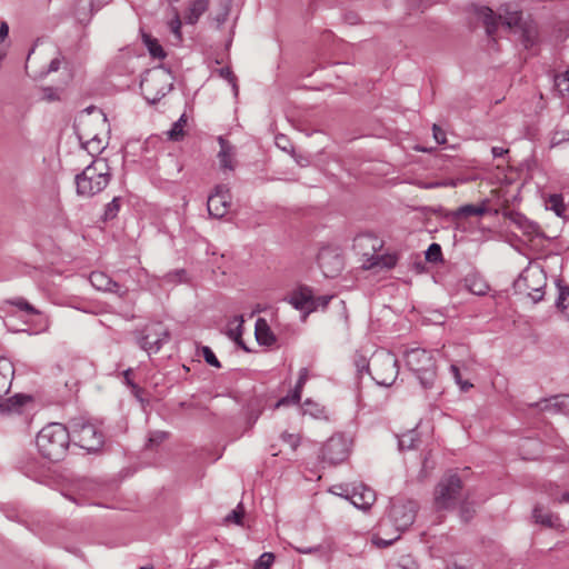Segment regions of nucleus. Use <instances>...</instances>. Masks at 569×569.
<instances>
[{
    "mask_svg": "<svg viewBox=\"0 0 569 569\" xmlns=\"http://www.w3.org/2000/svg\"><path fill=\"white\" fill-rule=\"evenodd\" d=\"M382 247L383 241L371 233L359 234L353 242V248L361 257L362 268L366 270H389L396 267L398 257L393 253L379 254Z\"/></svg>",
    "mask_w": 569,
    "mask_h": 569,
    "instance_id": "nucleus-1",
    "label": "nucleus"
},
{
    "mask_svg": "<svg viewBox=\"0 0 569 569\" xmlns=\"http://www.w3.org/2000/svg\"><path fill=\"white\" fill-rule=\"evenodd\" d=\"M112 173L106 158H96L74 178L77 194L91 198L109 184Z\"/></svg>",
    "mask_w": 569,
    "mask_h": 569,
    "instance_id": "nucleus-2",
    "label": "nucleus"
},
{
    "mask_svg": "<svg viewBox=\"0 0 569 569\" xmlns=\"http://www.w3.org/2000/svg\"><path fill=\"white\" fill-rule=\"evenodd\" d=\"M36 443L43 458L60 461L64 458L70 445L69 429L58 422L49 423L38 432Z\"/></svg>",
    "mask_w": 569,
    "mask_h": 569,
    "instance_id": "nucleus-3",
    "label": "nucleus"
},
{
    "mask_svg": "<svg viewBox=\"0 0 569 569\" xmlns=\"http://www.w3.org/2000/svg\"><path fill=\"white\" fill-rule=\"evenodd\" d=\"M70 441L87 450L96 452L100 450L104 443V435L99 426L84 417H74L69 421Z\"/></svg>",
    "mask_w": 569,
    "mask_h": 569,
    "instance_id": "nucleus-4",
    "label": "nucleus"
},
{
    "mask_svg": "<svg viewBox=\"0 0 569 569\" xmlns=\"http://www.w3.org/2000/svg\"><path fill=\"white\" fill-rule=\"evenodd\" d=\"M407 367L416 375L425 389H430L437 378L436 359L433 355L421 348H413L405 353Z\"/></svg>",
    "mask_w": 569,
    "mask_h": 569,
    "instance_id": "nucleus-5",
    "label": "nucleus"
},
{
    "mask_svg": "<svg viewBox=\"0 0 569 569\" xmlns=\"http://www.w3.org/2000/svg\"><path fill=\"white\" fill-rule=\"evenodd\" d=\"M367 370L378 385L390 387L399 375L398 360L389 351H379L371 357Z\"/></svg>",
    "mask_w": 569,
    "mask_h": 569,
    "instance_id": "nucleus-6",
    "label": "nucleus"
},
{
    "mask_svg": "<svg viewBox=\"0 0 569 569\" xmlns=\"http://www.w3.org/2000/svg\"><path fill=\"white\" fill-rule=\"evenodd\" d=\"M546 284L547 277L543 270L538 267H528L515 280L513 288L517 293L526 295L537 303L543 299Z\"/></svg>",
    "mask_w": 569,
    "mask_h": 569,
    "instance_id": "nucleus-7",
    "label": "nucleus"
},
{
    "mask_svg": "<svg viewBox=\"0 0 569 569\" xmlns=\"http://www.w3.org/2000/svg\"><path fill=\"white\" fill-rule=\"evenodd\" d=\"M170 74L163 69L149 70L140 82L144 99L154 104L160 101L172 88Z\"/></svg>",
    "mask_w": 569,
    "mask_h": 569,
    "instance_id": "nucleus-8",
    "label": "nucleus"
},
{
    "mask_svg": "<svg viewBox=\"0 0 569 569\" xmlns=\"http://www.w3.org/2000/svg\"><path fill=\"white\" fill-rule=\"evenodd\" d=\"M461 496V479L456 473L446 475L435 488V507L437 510L452 509Z\"/></svg>",
    "mask_w": 569,
    "mask_h": 569,
    "instance_id": "nucleus-9",
    "label": "nucleus"
},
{
    "mask_svg": "<svg viewBox=\"0 0 569 569\" xmlns=\"http://www.w3.org/2000/svg\"><path fill=\"white\" fill-rule=\"evenodd\" d=\"M137 342L148 353H157L170 340L168 328L160 321L150 322L137 331Z\"/></svg>",
    "mask_w": 569,
    "mask_h": 569,
    "instance_id": "nucleus-10",
    "label": "nucleus"
},
{
    "mask_svg": "<svg viewBox=\"0 0 569 569\" xmlns=\"http://www.w3.org/2000/svg\"><path fill=\"white\" fill-rule=\"evenodd\" d=\"M417 508L412 500L393 499L386 521L395 527L396 532H402L413 523Z\"/></svg>",
    "mask_w": 569,
    "mask_h": 569,
    "instance_id": "nucleus-11",
    "label": "nucleus"
},
{
    "mask_svg": "<svg viewBox=\"0 0 569 569\" xmlns=\"http://www.w3.org/2000/svg\"><path fill=\"white\" fill-rule=\"evenodd\" d=\"M351 441L343 433L332 435L321 447L320 458L329 466H336L347 460Z\"/></svg>",
    "mask_w": 569,
    "mask_h": 569,
    "instance_id": "nucleus-12",
    "label": "nucleus"
},
{
    "mask_svg": "<svg viewBox=\"0 0 569 569\" xmlns=\"http://www.w3.org/2000/svg\"><path fill=\"white\" fill-rule=\"evenodd\" d=\"M318 264L327 278H336L343 269V257L330 247L322 248L318 253Z\"/></svg>",
    "mask_w": 569,
    "mask_h": 569,
    "instance_id": "nucleus-13",
    "label": "nucleus"
},
{
    "mask_svg": "<svg viewBox=\"0 0 569 569\" xmlns=\"http://www.w3.org/2000/svg\"><path fill=\"white\" fill-rule=\"evenodd\" d=\"M231 204V196L226 186H217L208 197L207 209L210 217L220 219L224 217Z\"/></svg>",
    "mask_w": 569,
    "mask_h": 569,
    "instance_id": "nucleus-14",
    "label": "nucleus"
},
{
    "mask_svg": "<svg viewBox=\"0 0 569 569\" xmlns=\"http://www.w3.org/2000/svg\"><path fill=\"white\" fill-rule=\"evenodd\" d=\"M346 499L362 510L369 509L376 501L375 491L363 483L346 486Z\"/></svg>",
    "mask_w": 569,
    "mask_h": 569,
    "instance_id": "nucleus-15",
    "label": "nucleus"
},
{
    "mask_svg": "<svg viewBox=\"0 0 569 569\" xmlns=\"http://www.w3.org/2000/svg\"><path fill=\"white\" fill-rule=\"evenodd\" d=\"M89 281L97 290L104 292H112L124 298L128 293L127 288H122L117 281L112 280L107 273L102 271H93L90 273Z\"/></svg>",
    "mask_w": 569,
    "mask_h": 569,
    "instance_id": "nucleus-16",
    "label": "nucleus"
},
{
    "mask_svg": "<svg viewBox=\"0 0 569 569\" xmlns=\"http://www.w3.org/2000/svg\"><path fill=\"white\" fill-rule=\"evenodd\" d=\"M488 200H483L480 204H465L459 207L453 211H449L446 213V218L450 219L452 222H456L462 218H468L471 216H483L488 212Z\"/></svg>",
    "mask_w": 569,
    "mask_h": 569,
    "instance_id": "nucleus-17",
    "label": "nucleus"
},
{
    "mask_svg": "<svg viewBox=\"0 0 569 569\" xmlns=\"http://www.w3.org/2000/svg\"><path fill=\"white\" fill-rule=\"evenodd\" d=\"M220 150L218 152L219 164L222 170H234L236 148L222 136L218 137Z\"/></svg>",
    "mask_w": 569,
    "mask_h": 569,
    "instance_id": "nucleus-18",
    "label": "nucleus"
},
{
    "mask_svg": "<svg viewBox=\"0 0 569 569\" xmlns=\"http://www.w3.org/2000/svg\"><path fill=\"white\" fill-rule=\"evenodd\" d=\"M475 12L481 19L487 36L496 41L495 36L500 23L499 14H496L492 9L486 6L477 7Z\"/></svg>",
    "mask_w": 569,
    "mask_h": 569,
    "instance_id": "nucleus-19",
    "label": "nucleus"
},
{
    "mask_svg": "<svg viewBox=\"0 0 569 569\" xmlns=\"http://www.w3.org/2000/svg\"><path fill=\"white\" fill-rule=\"evenodd\" d=\"M100 121L97 119H92L90 118L89 116H86V117H81L77 124H76V132H77V136L81 142V144L83 142H90V141H93L94 137H96V133L97 130H96V124H99Z\"/></svg>",
    "mask_w": 569,
    "mask_h": 569,
    "instance_id": "nucleus-20",
    "label": "nucleus"
},
{
    "mask_svg": "<svg viewBox=\"0 0 569 569\" xmlns=\"http://www.w3.org/2000/svg\"><path fill=\"white\" fill-rule=\"evenodd\" d=\"M288 301L295 309L310 313L309 308L312 305V289L306 286L300 287L290 295Z\"/></svg>",
    "mask_w": 569,
    "mask_h": 569,
    "instance_id": "nucleus-21",
    "label": "nucleus"
},
{
    "mask_svg": "<svg viewBox=\"0 0 569 569\" xmlns=\"http://www.w3.org/2000/svg\"><path fill=\"white\" fill-rule=\"evenodd\" d=\"M508 219L517 226L525 234L539 236L540 227L538 223L529 220L525 214L516 211L507 213Z\"/></svg>",
    "mask_w": 569,
    "mask_h": 569,
    "instance_id": "nucleus-22",
    "label": "nucleus"
},
{
    "mask_svg": "<svg viewBox=\"0 0 569 569\" xmlns=\"http://www.w3.org/2000/svg\"><path fill=\"white\" fill-rule=\"evenodd\" d=\"M391 527L386 519L379 522L378 531L372 536V543L378 548H387L400 538L401 532H396L393 536L387 535V529Z\"/></svg>",
    "mask_w": 569,
    "mask_h": 569,
    "instance_id": "nucleus-23",
    "label": "nucleus"
},
{
    "mask_svg": "<svg viewBox=\"0 0 569 569\" xmlns=\"http://www.w3.org/2000/svg\"><path fill=\"white\" fill-rule=\"evenodd\" d=\"M254 336L260 346L271 347L277 341L274 333L263 318L256 321Z\"/></svg>",
    "mask_w": 569,
    "mask_h": 569,
    "instance_id": "nucleus-24",
    "label": "nucleus"
},
{
    "mask_svg": "<svg viewBox=\"0 0 569 569\" xmlns=\"http://www.w3.org/2000/svg\"><path fill=\"white\" fill-rule=\"evenodd\" d=\"M307 379H308V369L307 368L300 369L299 378H298V381H297V385H296L293 391L291 392V395H288L283 398H281L277 402L276 407L287 406L289 403H298L301 399L302 388H303Z\"/></svg>",
    "mask_w": 569,
    "mask_h": 569,
    "instance_id": "nucleus-25",
    "label": "nucleus"
},
{
    "mask_svg": "<svg viewBox=\"0 0 569 569\" xmlns=\"http://www.w3.org/2000/svg\"><path fill=\"white\" fill-rule=\"evenodd\" d=\"M12 376V365L6 358H0V398L10 390Z\"/></svg>",
    "mask_w": 569,
    "mask_h": 569,
    "instance_id": "nucleus-26",
    "label": "nucleus"
},
{
    "mask_svg": "<svg viewBox=\"0 0 569 569\" xmlns=\"http://www.w3.org/2000/svg\"><path fill=\"white\" fill-rule=\"evenodd\" d=\"M532 518L536 523H540L548 528H555L559 525V517L539 505L533 508Z\"/></svg>",
    "mask_w": 569,
    "mask_h": 569,
    "instance_id": "nucleus-27",
    "label": "nucleus"
},
{
    "mask_svg": "<svg viewBox=\"0 0 569 569\" xmlns=\"http://www.w3.org/2000/svg\"><path fill=\"white\" fill-rule=\"evenodd\" d=\"M541 409L569 415V395H560L550 400H545Z\"/></svg>",
    "mask_w": 569,
    "mask_h": 569,
    "instance_id": "nucleus-28",
    "label": "nucleus"
},
{
    "mask_svg": "<svg viewBox=\"0 0 569 569\" xmlns=\"http://www.w3.org/2000/svg\"><path fill=\"white\" fill-rule=\"evenodd\" d=\"M33 401V398L29 395H24V393H17L14 395L13 397L7 399L4 402L0 403V408L3 410V411H14V412H20L21 409Z\"/></svg>",
    "mask_w": 569,
    "mask_h": 569,
    "instance_id": "nucleus-29",
    "label": "nucleus"
},
{
    "mask_svg": "<svg viewBox=\"0 0 569 569\" xmlns=\"http://www.w3.org/2000/svg\"><path fill=\"white\" fill-rule=\"evenodd\" d=\"M210 0H194L186 11L184 20L187 23L194 24L199 18L207 11Z\"/></svg>",
    "mask_w": 569,
    "mask_h": 569,
    "instance_id": "nucleus-30",
    "label": "nucleus"
},
{
    "mask_svg": "<svg viewBox=\"0 0 569 569\" xmlns=\"http://www.w3.org/2000/svg\"><path fill=\"white\" fill-rule=\"evenodd\" d=\"M499 19L502 26L507 29H518L522 23V14L520 11H509L508 8L501 9V13H499Z\"/></svg>",
    "mask_w": 569,
    "mask_h": 569,
    "instance_id": "nucleus-31",
    "label": "nucleus"
},
{
    "mask_svg": "<svg viewBox=\"0 0 569 569\" xmlns=\"http://www.w3.org/2000/svg\"><path fill=\"white\" fill-rule=\"evenodd\" d=\"M518 29L522 44L526 48L532 47L537 40V28L531 23L523 22Z\"/></svg>",
    "mask_w": 569,
    "mask_h": 569,
    "instance_id": "nucleus-32",
    "label": "nucleus"
},
{
    "mask_svg": "<svg viewBox=\"0 0 569 569\" xmlns=\"http://www.w3.org/2000/svg\"><path fill=\"white\" fill-rule=\"evenodd\" d=\"M234 321L237 322L236 327H229L227 335L230 339H232L240 348H242L246 351H249V349L246 347L243 340H242V331H243V318L242 316H238L234 318Z\"/></svg>",
    "mask_w": 569,
    "mask_h": 569,
    "instance_id": "nucleus-33",
    "label": "nucleus"
},
{
    "mask_svg": "<svg viewBox=\"0 0 569 569\" xmlns=\"http://www.w3.org/2000/svg\"><path fill=\"white\" fill-rule=\"evenodd\" d=\"M420 442L419 435L416 430H409L401 435L398 440L400 450H410L418 447Z\"/></svg>",
    "mask_w": 569,
    "mask_h": 569,
    "instance_id": "nucleus-34",
    "label": "nucleus"
},
{
    "mask_svg": "<svg viewBox=\"0 0 569 569\" xmlns=\"http://www.w3.org/2000/svg\"><path fill=\"white\" fill-rule=\"evenodd\" d=\"M187 126L186 113L181 114L180 118L172 124L171 129L167 132L168 139L172 141H180L184 137V127Z\"/></svg>",
    "mask_w": 569,
    "mask_h": 569,
    "instance_id": "nucleus-35",
    "label": "nucleus"
},
{
    "mask_svg": "<svg viewBox=\"0 0 569 569\" xmlns=\"http://www.w3.org/2000/svg\"><path fill=\"white\" fill-rule=\"evenodd\" d=\"M142 40L146 47L148 48L149 53L157 59H163L166 57V52L163 48L159 44L158 40L152 38L148 33L142 34Z\"/></svg>",
    "mask_w": 569,
    "mask_h": 569,
    "instance_id": "nucleus-36",
    "label": "nucleus"
},
{
    "mask_svg": "<svg viewBox=\"0 0 569 569\" xmlns=\"http://www.w3.org/2000/svg\"><path fill=\"white\" fill-rule=\"evenodd\" d=\"M546 207L552 210L558 217H562L566 212V206L561 194H550L546 201Z\"/></svg>",
    "mask_w": 569,
    "mask_h": 569,
    "instance_id": "nucleus-37",
    "label": "nucleus"
},
{
    "mask_svg": "<svg viewBox=\"0 0 569 569\" xmlns=\"http://www.w3.org/2000/svg\"><path fill=\"white\" fill-rule=\"evenodd\" d=\"M466 286L471 293L477 296H483L489 290V286L483 280L476 277L467 278Z\"/></svg>",
    "mask_w": 569,
    "mask_h": 569,
    "instance_id": "nucleus-38",
    "label": "nucleus"
},
{
    "mask_svg": "<svg viewBox=\"0 0 569 569\" xmlns=\"http://www.w3.org/2000/svg\"><path fill=\"white\" fill-rule=\"evenodd\" d=\"M171 19L168 21V27L172 34L176 37L177 41L180 42L182 40L181 19L179 11L176 7L171 8Z\"/></svg>",
    "mask_w": 569,
    "mask_h": 569,
    "instance_id": "nucleus-39",
    "label": "nucleus"
},
{
    "mask_svg": "<svg viewBox=\"0 0 569 569\" xmlns=\"http://www.w3.org/2000/svg\"><path fill=\"white\" fill-rule=\"evenodd\" d=\"M121 203V197H114L109 203H107L102 216L103 221L113 220L120 211Z\"/></svg>",
    "mask_w": 569,
    "mask_h": 569,
    "instance_id": "nucleus-40",
    "label": "nucleus"
},
{
    "mask_svg": "<svg viewBox=\"0 0 569 569\" xmlns=\"http://www.w3.org/2000/svg\"><path fill=\"white\" fill-rule=\"evenodd\" d=\"M9 305L17 307L18 309L26 311L30 315H40V311L30 305L24 298L18 297L7 301Z\"/></svg>",
    "mask_w": 569,
    "mask_h": 569,
    "instance_id": "nucleus-41",
    "label": "nucleus"
},
{
    "mask_svg": "<svg viewBox=\"0 0 569 569\" xmlns=\"http://www.w3.org/2000/svg\"><path fill=\"white\" fill-rule=\"evenodd\" d=\"M426 260L432 263L442 261V250L440 244L433 242L428 247L426 251Z\"/></svg>",
    "mask_w": 569,
    "mask_h": 569,
    "instance_id": "nucleus-42",
    "label": "nucleus"
},
{
    "mask_svg": "<svg viewBox=\"0 0 569 569\" xmlns=\"http://www.w3.org/2000/svg\"><path fill=\"white\" fill-rule=\"evenodd\" d=\"M390 569H418L417 562L409 555L401 556L397 563L392 565Z\"/></svg>",
    "mask_w": 569,
    "mask_h": 569,
    "instance_id": "nucleus-43",
    "label": "nucleus"
},
{
    "mask_svg": "<svg viewBox=\"0 0 569 569\" xmlns=\"http://www.w3.org/2000/svg\"><path fill=\"white\" fill-rule=\"evenodd\" d=\"M168 436L169 435L166 431H153L150 433L146 447L148 449H152L163 442Z\"/></svg>",
    "mask_w": 569,
    "mask_h": 569,
    "instance_id": "nucleus-44",
    "label": "nucleus"
},
{
    "mask_svg": "<svg viewBox=\"0 0 569 569\" xmlns=\"http://www.w3.org/2000/svg\"><path fill=\"white\" fill-rule=\"evenodd\" d=\"M82 147L90 153V154H96V153H100L103 149H104V146L102 143V140L99 138V133H96V137L93 139V141H90V142H83L82 143Z\"/></svg>",
    "mask_w": 569,
    "mask_h": 569,
    "instance_id": "nucleus-45",
    "label": "nucleus"
},
{
    "mask_svg": "<svg viewBox=\"0 0 569 569\" xmlns=\"http://www.w3.org/2000/svg\"><path fill=\"white\" fill-rule=\"evenodd\" d=\"M244 515L243 506L242 503H239L236 509H233L230 513H228L224 518V521L236 525H242V518Z\"/></svg>",
    "mask_w": 569,
    "mask_h": 569,
    "instance_id": "nucleus-46",
    "label": "nucleus"
},
{
    "mask_svg": "<svg viewBox=\"0 0 569 569\" xmlns=\"http://www.w3.org/2000/svg\"><path fill=\"white\" fill-rule=\"evenodd\" d=\"M274 560V556L271 552L262 553L254 563L253 569H270Z\"/></svg>",
    "mask_w": 569,
    "mask_h": 569,
    "instance_id": "nucleus-47",
    "label": "nucleus"
},
{
    "mask_svg": "<svg viewBox=\"0 0 569 569\" xmlns=\"http://www.w3.org/2000/svg\"><path fill=\"white\" fill-rule=\"evenodd\" d=\"M331 299H332V296H319V297L312 296V305L309 308V312L311 313L319 308L326 309Z\"/></svg>",
    "mask_w": 569,
    "mask_h": 569,
    "instance_id": "nucleus-48",
    "label": "nucleus"
},
{
    "mask_svg": "<svg viewBox=\"0 0 569 569\" xmlns=\"http://www.w3.org/2000/svg\"><path fill=\"white\" fill-rule=\"evenodd\" d=\"M475 513L476 510L470 503L463 502L460 506L459 516L463 522L470 521L473 518Z\"/></svg>",
    "mask_w": 569,
    "mask_h": 569,
    "instance_id": "nucleus-49",
    "label": "nucleus"
},
{
    "mask_svg": "<svg viewBox=\"0 0 569 569\" xmlns=\"http://www.w3.org/2000/svg\"><path fill=\"white\" fill-rule=\"evenodd\" d=\"M202 356L208 365L216 368L221 367L220 361L218 360V358L216 357L214 352L211 350L210 347H202Z\"/></svg>",
    "mask_w": 569,
    "mask_h": 569,
    "instance_id": "nucleus-50",
    "label": "nucleus"
},
{
    "mask_svg": "<svg viewBox=\"0 0 569 569\" xmlns=\"http://www.w3.org/2000/svg\"><path fill=\"white\" fill-rule=\"evenodd\" d=\"M450 372L452 373L456 383L459 385L462 390L466 391V390H468L469 388L472 387V385L470 382L463 381L461 379L460 370H459V368L456 365H451L450 366Z\"/></svg>",
    "mask_w": 569,
    "mask_h": 569,
    "instance_id": "nucleus-51",
    "label": "nucleus"
},
{
    "mask_svg": "<svg viewBox=\"0 0 569 569\" xmlns=\"http://www.w3.org/2000/svg\"><path fill=\"white\" fill-rule=\"evenodd\" d=\"M559 296L557 299V306L569 305V286L558 283Z\"/></svg>",
    "mask_w": 569,
    "mask_h": 569,
    "instance_id": "nucleus-52",
    "label": "nucleus"
},
{
    "mask_svg": "<svg viewBox=\"0 0 569 569\" xmlns=\"http://www.w3.org/2000/svg\"><path fill=\"white\" fill-rule=\"evenodd\" d=\"M132 369H127L122 372L124 383L131 389L133 393H138L141 389L131 378Z\"/></svg>",
    "mask_w": 569,
    "mask_h": 569,
    "instance_id": "nucleus-53",
    "label": "nucleus"
},
{
    "mask_svg": "<svg viewBox=\"0 0 569 569\" xmlns=\"http://www.w3.org/2000/svg\"><path fill=\"white\" fill-rule=\"evenodd\" d=\"M281 439L283 442L288 443L292 450H296L300 443V438L293 433L283 432Z\"/></svg>",
    "mask_w": 569,
    "mask_h": 569,
    "instance_id": "nucleus-54",
    "label": "nucleus"
},
{
    "mask_svg": "<svg viewBox=\"0 0 569 569\" xmlns=\"http://www.w3.org/2000/svg\"><path fill=\"white\" fill-rule=\"evenodd\" d=\"M229 10H230V2L226 1L222 4V11L214 17V20L217 21L218 26L224 23V21L227 20V17L229 14Z\"/></svg>",
    "mask_w": 569,
    "mask_h": 569,
    "instance_id": "nucleus-55",
    "label": "nucleus"
},
{
    "mask_svg": "<svg viewBox=\"0 0 569 569\" xmlns=\"http://www.w3.org/2000/svg\"><path fill=\"white\" fill-rule=\"evenodd\" d=\"M43 97L47 101H56L60 99L58 90L52 87L43 88Z\"/></svg>",
    "mask_w": 569,
    "mask_h": 569,
    "instance_id": "nucleus-56",
    "label": "nucleus"
},
{
    "mask_svg": "<svg viewBox=\"0 0 569 569\" xmlns=\"http://www.w3.org/2000/svg\"><path fill=\"white\" fill-rule=\"evenodd\" d=\"M220 74L232 84L234 91L237 92L238 87L236 84V76L232 73V71L229 68H222L220 69Z\"/></svg>",
    "mask_w": 569,
    "mask_h": 569,
    "instance_id": "nucleus-57",
    "label": "nucleus"
},
{
    "mask_svg": "<svg viewBox=\"0 0 569 569\" xmlns=\"http://www.w3.org/2000/svg\"><path fill=\"white\" fill-rule=\"evenodd\" d=\"M455 187L456 183L453 181H432L428 183H423L421 187L425 189H435V188H441V187Z\"/></svg>",
    "mask_w": 569,
    "mask_h": 569,
    "instance_id": "nucleus-58",
    "label": "nucleus"
},
{
    "mask_svg": "<svg viewBox=\"0 0 569 569\" xmlns=\"http://www.w3.org/2000/svg\"><path fill=\"white\" fill-rule=\"evenodd\" d=\"M433 137L439 144L446 143V132L438 126H432Z\"/></svg>",
    "mask_w": 569,
    "mask_h": 569,
    "instance_id": "nucleus-59",
    "label": "nucleus"
},
{
    "mask_svg": "<svg viewBox=\"0 0 569 569\" xmlns=\"http://www.w3.org/2000/svg\"><path fill=\"white\" fill-rule=\"evenodd\" d=\"M558 86L566 84L565 91L569 92V69L557 78Z\"/></svg>",
    "mask_w": 569,
    "mask_h": 569,
    "instance_id": "nucleus-60",
    "label": "nucleus"
},
{
    "mask_svg": "<svg viewBox=\"0 0 569 569\" xmlns=\"http://www.w3.org/2000/svg\"><path fill=\"white\" fill-rule=\"evenodd\" d=\"M508 152H509V150L505 149L502 147H492L491 148V153H492L493 158L502 157V156H505Z\"/></svg>",
    "mask_w": 569,
    "mask_h": 569,
    "instance_id": "nucleus-61",
    "label": "nucleus"
},
{
    "mask_svg": "<svg viewBox=\"0 0 569 569\" xmlns=\"http://www.w3.org/2000/svg\"><path fill=\"white\" fill-rule=\"evenodd\" d=\"M61 61L59 58H54L50 61L48 72H56L59 70Z\"/></svg>",
    "mask_w": 569,
    "mask_h": 569,
    "instance_id": "nucleus-62",
    "label": "nucleus"
},
{
    "mask_svg": "<svg viewBox=\"0 0 569 569\" xmlns=\"http://www.w3.org/2000/svg\"><path fill=\"white\" fill-rule=\"evenodd\" d=\"M9 33V27L6 22L0 23V41H3Z\"/></svg>",
    "mask_w": 569,
    "mask_h": 569,
    "instance_id": "nucleus-63",
    "label": "nucleus"
},
{
    "mask_svg": "<svg viewBox=\"0 0 569 569\" xmlns=\"http://www.w3.org/2000/svg\"><path fill=\"white\" fill-rule=\"evenodd\" d=\"M297 551L300 553H315L320 551V546L309 547V548H297Z\"/></svg>",
    "mask_w": 569,
    "mask_h": 569,
    "instance_id": "nucleus-64",
    "label": "nucleus"
}]
</instances>
